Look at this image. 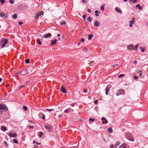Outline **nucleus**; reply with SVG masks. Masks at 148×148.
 I'll return each mask as SVG.
<instances>
[{
  "label": "nucleus",
  "instance_id": "1",
  "mask_svg": "<svg viewBox=\"0 0 148 148\" xmlns=\"http://www.w3.org/2000/svg\"><path fill=\"white\" fill-rule=\"evenodd\" d=\"M8 110V108L4 104H0V115L2 114L4 111Z\"/></svg>",
  "mask_w": 148,
  "mask_h": 148
},
{
  "label": "nucleus",
  "instance_id": "2",
  "mask_svg": "<svg viewBox=\"0 0 148 148\" xmlns=\"http://www.w3.org/2000/svg\"><path fill=\"white\" fill-rule=\"evenodd\" d=\"M8 41V40L7 39L5 38L4 39L0 42V46L2 48H3Z\"/></svg>",
  "mask_w": 148,
  "mask_h": 148
},
{
  "label": "nucleus",
  "instance_id": "3",
  "mask_svg": "<svg viewBox=\"0 0 148 148\" xmlns=\"http://www.w3.org/2000/svg\"><path fill=\"white\" fill-rule=\"evenodd\" d=\"M34 68L32 66L28 67L27 70V73H33L34 72Z\"/></svg>",
  "mask_w": 148,
  "mask_h": 148
},
{
  "label": "nucleus",
  "instance_id": "4",
  "mask_svg": "<svg viewBox=\"0 0 148 148\" xmlns=\"http://www.w3.org/2000/svg\"><path fill=\"white\" fill-rule=\"evenodd\" d=\"M44 12L43 11H41L37 14L35 16V19H37L38 18L39 16L43 14Z\"/></svg>",
  "mask_w": 148,
  "mask_h": 148
},
{
  "label": "nucleus",
  "instance_id": "5",
  "mask_svg": "<svg viewBox=\"0 0 148 148\" xmlns=\"http://www.w3.org/2000/svg\"><path fill=\"white\" fill-rule=\"evenodd\" d=\"M44 127L49 132H50L52 130V126L50 125H45Z\"/></svg>",
  "mask_w": 148,
  "mask_h": 148
},
{
  "label": "nucleus",
  "instance_id": "6",
  "mask_svg": "<svg viewBox=\"0 0 148 148\" xmlns=\"http://www.w3.org/2000/svg\"><path fill=\"white\" fill-rule=\"evenodd\" d=\"M124 91L123 89H120L118 90V92H116V95L117 96H119L121 94H122L123 93L122 92Z\"/></svg>",
  "mask_w": 148,
  "mask_h": 148
},
{
  "label": "nucleus",
  "instance_id": "7",
  "mask_svg": "<svg viewBox=\"0 0 148 148\" xmlns=\"http://www.w3.org/2000/svg\"><path fill=\"white\" fill-rule=\"evenodd\" d=\"M8 135L10 136L11 137H13L14 138L16 137L17 136V134L16 133H15L13 134V133L12 132H10L8 134Z\"/></svg>",
  "mask_w": 148,
  "mask_h": 148
},
{
  "label": "nucleus",
  "instance_id": "8",
  "mask_svg": "<svg viewBox=\"0 0 148 148\" xmlns=\"http://www.w3.org/2000/svg\"><path fill=\"white\" fill-rule=\"evenodd\" d=\"M110 85H108L106 86L105 89L106 94V95H108V92L110 90V88H111Z\"/></svg>",
  "mask_w": 148,
  "mask_h": 148
},
{
  "label": "nucleus",
  "instance_id": "9",
  "mask_svg": "<svg viewBox=\"0 0 148 148\" xmlns=\"http://www.w3.org/2000/svg\"><path fill=\"white\" fill-rule=\"evenodd\" d=\"M27 70H23L20 72L21 74L22 75H25L27 73Z\"/></svg>",
  "mask_w": 148,
  "mask_h": 148
},
{
  "label": "nucleus",
  "instance_id": "10",
  "mask_svg": "<svg viewBox=\"0 0 148 148\" xmlns=\"http://www.w3.org/2000/svg\"><path fill=\"white\" fill-rule=\"evenodd\" d=\"M127 48L129 50H132L134 49V47L132 45H130L128 46Z\"/></svg>",
  "mask_w": 148,
  "mask_h": 148
},
{
  "label": "nucleus",
  "instance_id": "11",
  "mask_svg": "<svg viewBox=\"0 0 148 148\" xmlns=\"http://www.w3.org/2000/svg\"><path fill=\"white\" fill-rule=\"evenodd\" d=\"M51 36V34H50V33H48L47 34L44 35L42 36V38H49V37H50Z\"/></svg>",
  "mask_w": 148,
  "mask_h": 148
},
{
  "label": "nucleus",
  "instance_id": "12",
  "mask_svg": "<svg viewBox=\"0 0 148 148\" xmlns=\"http://www.w3.org/2000/svg\"><path fill=\"white\" fill-rule=\"evenodd\" d=\"M134 20L135 18H132V20L131 21H130L129 23H130L129 26L130 27H131L132 26V24H134Z\"/></svg>",
  "mask_w": 148,
  "mask_h": 148
},
{
  "label": "nucleus",
  "instance_id": "13",
  "mask_svg": "<svg viewBox=\"0 0 148 148\" xmlns=\"http://www.w3.org/2000/svg\"><path fill=\"white\" fill-rule=\"evenodd\" d=\"M61 92H62L64 93H66L67 92L64 87H63V86H61Z\"/></svg>",
  "mask_w": 148,
  "mask_h": 148
},
{
  "label": "nucleus",
  "instance_id": "14",
  "mask_svg": "<svg viewBox=\"0 0 148 148\" xmlns=\"http://www.w3.org/2000/svg\"><path fill=\"white\" fill-rule=\"evenodd\" d=\"M57 41V39H55L54 40H52L51 42V45H53L55 44L56 43Z\"/></svg>",
  "mask_w": 148,
  "mask_h": 148
},
{
  "label": "nucleus",
  "instance_id": "15",
  "mask_svg": "<svg viewBox=\"0 0 148 148\" xmlns=\"http://www.w3.org/2000/svg\"><path fill=\"white\" fill-rule=\"evenodd\" d=\"M94 24L96 27H98L99 26V22L97 21L95 22Z\"/></svg>",
  "mask_w": 148,
  "mask_h": 148
},
{
  "label": "nucleus",
  "instance_id": "16",
  "mask_svg": "<svg viewBox=\"0 0 148 148\" xmlns=\"http://www.w3.org/2000/svg\"><path fill=\"white\" fill-rule=\"evenodd\" d=\"M95 13L96 16H98L99 15L98 13L100 14V12L99 11L96 10L95 11Z\"/></svg>",
  "mask_w": 148,
  "mask_h": 148
},
{
  "label": "nucleus",
  "instance_id": "17",
  "mask_svg": "<svg viewBox=\"0 0 148 148\" xmlns=\"http://www.w3.org/2000/svg\"><path fill=\"white\" fill-rule=\"evenodd\" d=\"M115 10L117 12H119L120 13L122 14V11L120 9H119L117 7L115 8Z\"/></svg>",
  "mask_w": 148,
  "mask_h": 148
},
{
  "label": "nucleus",
  "instance_id": "18",
  "mask_svg": "<svg viewBox=\"0 0 148 148\" xmlns=\"http://www.w3.org/2000/svg\"><path fill=\"white\" fill-rule=\"evenodd\" d=\"M136 7L137 8L138 7V9L141 10L142 9V7L140 6V4H137L136 5Z\"/></svg>",
  "mask_w": 148,
  "mask_h": 148
},
{
  "label": "nucleus",
  "instance_id": "19",
  "mask_svg": "<svg viewBox=\"0 0 148 148\" xmlns=\"http://www.w3.org/2000/svg\"><path fill=\"white\" fill-rule=\"evenodd\" d=\"M121 143L119 141H117L115 144L114 146L116 148L117 146Z\"/></svg>",
  "mask_w": 148,
  "mask_h": 148
},
{
  "label": "nucleus",
  "instance_id": "20",
  "mask_svg": "<svg viewBox=\"0 0 148 148\" xmlns=\"http://www.w3.org/2000/svg\"><path fill=\"white\" fill-rule=\"evenodd\" d=\"M108 132L110 133H112L113 132V130L111 127H110L108 129Z\"/></svg>",
  "mask_w": 148,
  "mask_h": 148
},
{
  "label": "nucleus",
  "instance_id": "21",
  "mask_svg": "<svg viewBox=\"0 0 148 148\" xmlns=\"http://www.w3.org/2000/svg\"><path fill=\"white\" fill-rule=\"evenodd\" d=\"M119 148H126L125 144H123L119 146Z\"/></svg>",
  "mask_w": 148,
  "mask_h": 148
},
{
  "label": "nucleus",
  "instance_id": "22",
  "mask_svg": "<svg viewBox=\"0 0 148 148\" xmlns=\"http://www.w3.org/2000/svg\"><path fill=\"white\" fill-rule=\"evenodd\" d=\"M93 36V35L92 34L89 35L88 36V39L89 40H90L92 38Z\"/></svg>",
  "mask_w": 148,
  "mask_h": 148
},
{
  "label": "nucleus",
  "instance_id": "23",
  "mask_svg": "<svg viewBox=\"0 0 148 148\" xmlns=\"http://www.w3.org/2000/svg\"><path fill=\"white\" fill-rule=\"evenodd\" d=\"M1 130L5 131L6 130V128L5 126H2L1 127Z\"/></svg>",
  "mask_w": 148,
  "mask_h": 148
},
{
  "label": "nucleus",
  "instance_id": "24",
  "mask_svg": "<svg viewBox=\"0 0 148 148\" xmlns=\"http://www.w3.org/2000/svg\"><path fill=\"white\" fill-rule=\"evenodd\" d=\"M37 42L38 43V44L40 45L42 43L40 41V40L39 38H38L37 40Z\"/></svg>",
  "mask_w": 148,
  "mask_h": 148
},
{
  "label": "nucleus",
  "instance_id": "25",
  "mask_svg": "<svg viewBox=\"0 0 148 148\" xmlns=\"http://www.w3.org/2000/svg\"><path fill=\"white\" fill-rule=\"evenodd\" d=\"M138 73H139V75H140V76L141 77L143 74V72L142 71L140 70H139L138 71Z\"/></svg>",
  "mask_w": 148,
  "mask_h": 148
},
{
  "label": "nucleus",
  "instance_id": "26",
  "mask_svg": "<svg viewBox=\"0 0 148 148\" xmlns=\"http://www.w3.org/2000/svg\"><path fill=\"white\" fill-rule=\"evenodd\" d=\"M128 139L132 141H133L134 140V139L132 137H131L130 138H128Z\"/></svg>",
  "mask_w": 148,
  "mask_h": 148
},
{
  "label": "nucleus",
  "instance_id": "27",
  "mask_svg": "<svg viewBox=\"0 0 148 148\" xmlns=\"http://www.w3.org/2000/svg\"><path fill=\"white\" fill-rule=\"evenodd\" d=\"M23 109L24 110L26 111L28 109V108L26 106H23Z\"/></svg>",
  "mask_w": 148,
  "mask_h": 148
},
{
  "label": "nucleus",
  "instance_id": "28",
  "mask_svg": "<svg viewBox=\"0 0 148 148\" xmlns=\"http://www.w3.org/2000/svg\"><path fill=\"white\" fill-rule=\"evenodd\" d=\"M43 133L42 132H40L39 133V137H42V135Z\"/></svg>",
  "mask_w": 148,
  "mask_h": 148
},
{
  "label": "nucleus",
  "instance_id": "29",
  "mask_svg": "<svg viewBox=\"0 0 148 148\" xmlns=\"http://www.w3.org/2000/svg\"><path fill=\"white\" fill-rule=\"evenodd\" d=\"M88 20L89 22H91L92 20V18L90 16H89Z\"/></svg>",
  "mask_w": 148,
  "mask_h": 148
},
{
  "label": "nucleus",
  "instance_id": "30",
  "mask_svg": "<svg viewBox=\"0 0 148 148\" xmlns=\"http://www.w3.org/2000/svg\"><path fill=\"white\" fill-rule=\"evenodd\" d=\"M17 17V16L16 14H14L12 16L13 18L14 19H16V18Z\"/></svg>",
  "mask_w": 148,
  "mask_h": 148
},
{
  "label": "nucleus",
  "instance_id": "31",
  "mask_svg": "<svg viewBox=\"0 0 148 148\" xmlns=\"http://www.w3.org/2000/svg\"><path fill=\"white\" fill-rule=\"evenodd\" d=\"M5 15V14L2 12L0 13V16L1 17L4 16Z\"/></svg>",
  "mask_w": 148,
  "mask_h": 148
},
{
  "label": "nucleus",
  "instance_id": "32",
  "mask_svg": "<svg viewBox=\"0 0 148 148\" xmlns=\"http://www.w3.org/2000/svg\"><path fill=\"white\" fill-rule=\"evenodd\" d=\"M124 76V75L123 74H121V75H119L118 76V77L119 78H120L121 77H123Z\"/></svg>",
  "mask_w": 148,
  "mask_h": 148
},
{
  "label": "nucleus",
  "instance_id": "33",
  "mask_svg": "<svg viewBox=\"0 0 148 148\" xmlns=\"http://www.w3.org/2000/svg\"><path fill=\"white\" fill-rule=\"evenodd\" d=\"M9 2L11 4H12L14 3V1L13 0H9Z\"/></svg>",
  "mask_w": 148,
  "mask_h": 148
},
{
  "label": "nucleus",
  "instance_id": "34",
  "mask_svg": "<svg viewBox=\"0 0 148 148\" xmlns=\"http://www.w3.org/2000/svg\"><path fill=\"white\" fill-rule=\"evenodd\" d=\"M5 2V0H0V3L1 2V4H3Z\"/></svg>",
  "mask_w": 148,
  "mask_h": 148
},
{
  "label": "nucleus",
  "instance_id": "35",
  "mask_svg": "<svg viewBox=\"0 0 148 148\" xmlns=\"http://www.w3.org/2000/svg\"><path fill=\"white\" fill-rule=\"evenodd\" d=\"M25 62L26 63H29V59H27L25 60Z\"/></svg>",
  "mask_w": 148,
  "mask_h": 148
},
{
  "label": "nucleus",
  "instance_id": "36",
  "mask_svg": "<svg viewBox=\"0 0 148 148\" xmlns=\"http://www.w3.org/2000/svg\"><path fill=\"white\" fill-rule=\"evenodd\" d=\"M14 142L16 143L17 144L18 143V141L16 139H14L13 140Z\"/></svg>",
  "mask_w": 148,
  "mask_h": 148
},
{
  "label": "nucleus",
  "instance_id": "37",
  "mask_svg": "<svg viewBox=\"0 0 148 148\" xmlns=\"http://www.w3.org/2000/svg\"><path fill=\"white\" fill-rule=\"evenodd\" d=\"M86 14H84L83 16L82 17H83V18L84 19V21L85 20V18H86Z\"/></svg>",
  "mask_w": 148,
  "mask_h": 148
},
{
  "label": "nucleus",
  "instance_id": "38",
  "mask_svg": "<svg viewBox=\"0 0 148 148\" xmlns=\"http://www.w3.org/2000/svg\"><path fill=\"white\" fill-rule=\"evenodd\" d=\"M25 87H26L25 86V85H22V86H21L19 88L20 89H21L22 88H24Z\"/></svg>",
  "mask_w": 148,
  "mask_h": 148
},
{
  "label": "nucleus",
  "instance_id": "39",
  "mask_svg": "<svg viewBox=\"0 0 148 148\" xmlns=\"http://www.w3.org/2000/svg\"><path fill=\"white\" fill-rule=\"evenodd\" d=\"M46 110H48L49 111H54V110L53 109H46Z\"/></svg>",
  "mask_w": 148,
  "mask_h": 148
},
{
  "label": "nucleus",
  "instance_id": "40",
  "mask_svg": "<svg viewBox=\"0 0 148 148\" xmlns=\"http://www.w3.org/2000/svg\"><path fill=\"white\" fill-rule=\"evenodd\" d=\"M95 120V119H92L91 118H90L89 119V121H92V122H94Z\"/></svg>",
  "mask_w": 148,
  "mask_h": 148
},
{
  "label": "nucleus",
  "instance_id": "41",
  "mask_svg": "<svg viewBox=\"0 0 148 148\" xmlns=\"http://www.w3.org/2000/svg\"><path fill=\"white\" fill-rule=\"evenodd\" d=\"M66 24V22L65 21H63L62 22H61V25H65Z\"/></svg>",
  "mask_w": 148,
  "mask_h": 148
},
{
  "label": "nucleus",
  "instance_id": "42",
  "mask_svg": "<svg viewBox=\"0 0 148 148\" xmlns=\"http://www.w3.org/2000/svg\"><path fill=\"white\" fill-rule=\"evenodd\" d=\"M140 49L141 50V52H143L145 51V49L141 47H140Z\"/></svg>",
  "mask_w": 148,
  "mask_h": 148
},
{
  "label": "nucleus",
  "instance_id": "43",
  "mask_svg": "<svg viewBox=\"0 0 148 148\" xmlns=\"http://www.w3.org/2000/svg\"><path fill=\"white\" fill-rule=\"evenodd\" d=\"M69 109H66L64 110V112L65 113H66L68 112V111H69Z\"/></svg>",
  "mask_w": 148,
  "mask_h": 148
},
{
  "label": "nucleus",
  "instance_id": "44",
  "mask_svg": "<svg viewBox=\"0 0 148 148\" xmlns=\"http://www.w3.org/2000/svg\"><path fill=\"white\" fill-rule=\"evenodd\" d=\"M23 22H21L20 21H19L18 23V24L19 25H21L22 24H23Z\"/></svg>",
  "mask_w": 148,
  "mask_h": 148
},
{
  "label": "nucleus",
  "instance_id": "45",
  "mask_svg": "<svg viewBox=\"0 0 148 148\" xmlns=\"http://www.w3.org/2000/svg\"><path fill=\"white\" fill-rule=\"evenodd\" d=\"M98 100H95L94 101V103L95 104H97L98 103Z\"/></svg>",
  "mask_w": 148,
  "mask_h": 148
},
{
  "label": "nucleus",
  "instance_id": "46",
  "mask_svg": "<svg viewBox=\"0 0 148 148\" xmlns=\"http://www.w3.org/2000/svg\"><path fill=\"white\" fill-rule=\"evenodd\" d=\"M138 45H137L135 47H134V48L135 49V50H136V49H137L138 48Z\"/></svg>",
  "mask_w": 148,
  "mask_h": 148
},
{
  "label": "nucleus",
  "instance_id": "47",
  "mask_svg": "<svg viewBox=\"0 0 148 148\" xmlns=\"http://www.w3.org/2000/svg\"><path fill=\"white\" fill-rule=\"evenodd\" d=\"M101 9L102 10H104V7H103V6H101Z\"/></svg>",
  "mask_w": 148,
  "mask_h": 148
},
{
  "label": "nucleus",
  "instance_id": "48",
  "mask_svg": "<svg viewBox=\"0 0 148 148\" xmlns=\"http://www.w3.org/2000/svg\"><path fill=\"white\" fill-rule=\"evenodd\" d=\"M118 66V64H114V65H113L112 66V67H115V66Z\"/></svg>",
  "mask_w": 148,
  "mask_h": 148
},
{
  "label": "nucleus",
  "instance_id": "49",
  "mask_svg": "<svg viewBox=\"0 0 148 148\" xmlns=\"http://www.w3.org/2000/svg\"><path fill=\"white\" fill-rule=\"evenodd\" d=\"M134 78L135 79H137L138 78V77L136 76H134Z\"/></svg>",
  "mask_w": 148,
  "mask_h": 148
},
{
  "label": "nucleus",
  "instance_id": "50",
  "mask_svg": "<svg viewBox=\"0 0 148 148\" xmlns=\"http://www.w3.org/2000/svg\"><path fill=\"white\" fill-rule=\"evenodd\" d=\"M106 119L104 117H102V118H101V120L102 121H104V120H106Z\"/></svg>",
  "mask_w": 148,
  "mask_h": 148
},
{
  "label": "nucleus",
  "instance_id": "51",
  "mask_svg": "<svg viewBox=\"0 0 148 148\" xmlns=\"http://www.w3.org/2000/svg\"><path fill=\"white\" fill-rule=\"evenodd\" d=\"M4 144L6 145L7 147L8 146V145L7 144V143L5 141H4Z\"/></svg>",
  "mask_w": 148,
  "mask_h": 148
},
{
  "label": "nucleus",
  "instance_id": "52",
  "mask_svg": "<svg viewBox=\"0 0 148 148\" xmlns=\"http://www.w3.org/2000/svg\"><path fill=\"white\" fill-rule=\"evenodd\" d=\"M87 11L88 12H91V10L90 9H87Z\"/></svg>",
  "mask_w": 148,
  "mask_h": 148
},
{
  "label": "nucleus",
  "instance_id": "53",
  "mask_svg": "<svg viewBox=\"0 0 148 148\" xmlns=\"http://www.w3.org/2000/svg\"><path fill=\"white\" fill-rule=\"evenodd\" d=\"M110 148H114V146L113 145H110Z\"/></svg>",
  "mask_w": 148,
  "mask_h": 148
},
{
  "label": "nucleus",
  "instance_id": "54",
  "mask_svg": "<svg viewBox=\"0 0 148 148\" xmlns=\"http://www.w3.org/2000/svg\"><path fill=\"white\" fill-rule=\"evenodd\" d=\"M137 1V0H133V3H136Z\"/></svg>",
  "mask_w": 148,
  "mask_h": 148
},
{
  "label": "nucleus",
  "instance_id": "55",
  "mask_svg": "<svg viewBox=\"0 0 148 148\" xmlns=\"http://www.w3.org/2000/svg\"><path fill=\"white\" fill-rule=\"evenodd\" d=\"M81 41L83 42L84 41V39L83 38H82Z\"/></svg>",
  "mask_w": 148,
  "mask_h": 148
},
{
  "label": "nucleus",
  "instance_id": "56",
  "mask_svg": "<svg viewBox=\"0 0 148 148\" xmlns=\"http://www.w3.org/2000/svg\"><path fill=\"white\" fill-rule=\"evenodd\" d=\"M42 119H45V115L43 114V117H42Z\"/></svg>",
  "mask_w": 148,
  "mask_h": 148
},
{
  "label": "nucleus",
  "instance_id": "57",
  "mask_svg": "<svg viewBox=\"0 0 148 148\" xmlns=\"http://www.w3.org/2000/svg\"><path fill=\"white\" fill-rule=\"evenodd\" d=\"M82 1L84 3H86V2H87V1H84V0H82Z\"/></svg>",
  "mask_w": 148,
  "mask_h": 148
},
{
  "label": "nucleus",
  "instance_id": "58",
  "mask_svg": "<svg viewBox=\"0 0 148 148\" xmlns=\"http://www.w3.org/2000/svg\"><path fill=\"white\" fill-rule=\"evenodd\" d=\"M29 128H34V126H30V125L29 126Z\"/></svg>",
  "mask_w": 148,
  "mask_h": 148
},
{
  "label": "nucleus",
  "instance_id": "59",
  "mask_svg": "<svg viewBox=\"0 0 148 148\" xmlns=\"http://www.w3.org/2000/svg\"><path fill=\"white\" fill-rule=\"evenodd\" d=\"M84 92H85V93H86L87 92V90H84Z\"/></svg>",
  "mask_w": 148,
  "mask_h": 148
},
{
  "label": "nucleus",
  "instance_id": "60",
  "mask_svg": "<svg viewBox=\"0 0 148 148\" xmlns=\"http://www.w3.org/2000/svg\"><path fill=\"white\" fill-rule=\"evenodd\" d=\"M57 36L58 37H60V34H57Z\"/></svg>",
  "mask_w": 148,
  "mask_h": 148
},
{
  "label": "nucleus",
  "instance_id": "61",
  "mask_svg": "<svg viewBox=\"0 0 148 148\" xmlns=\"http://www.w3.org/2000/svg\"><path fill=\"white\" fill-rule=\"evenodd\" d=\"M71 105L72 106V107H73L74 106V104L73 103V104H71Z\"/></svg>",
  "mask_w": 148,
  "mask_h": 148
},
{
  "label": "nucleus",
  "instance_id": "62",
  "mask_svg": "<svg viewBox=\"0 0 148 148\" xmlns=\"http://www.w3.org/2000/svg\"><path fill=\"white\" fill-rule=\"evenodd\" d=\"M9 86V85L8 84H7L6 85V87H8Z\"/></svg>",
  "mask_w": 148,
  "mask_h": 148
},
{
  "label": "nucleus",
  "instance_id": "63",
  "mask_svg": "<svg viewBox=\"0 0 148 148\" xmlns=\"http://www.w3.org/2000/svg\"><path fill=\"white\" fill-rule=\"evenodd\" d=\"M134 63L135 64H136L137 63V61H134Z\"/></svg>",
  "mask_w": 148,
  "mask_h": 148
},
{
  "label": "nucleus",
  "instance_id": "64",
  "mask_svg": "<svg viewBox=\"0 0 148 148\" xmlns=\"http://www.w3.org/2000/svg\"><path fill=\"white\" fill-rule=\"evenodd\" d=\"M62 116V115L61 114H60L58 116V117H60L61 116Z\"/></svg>",
  "mask_w": 148,
  "mask_h": 148
}]
</instances>
